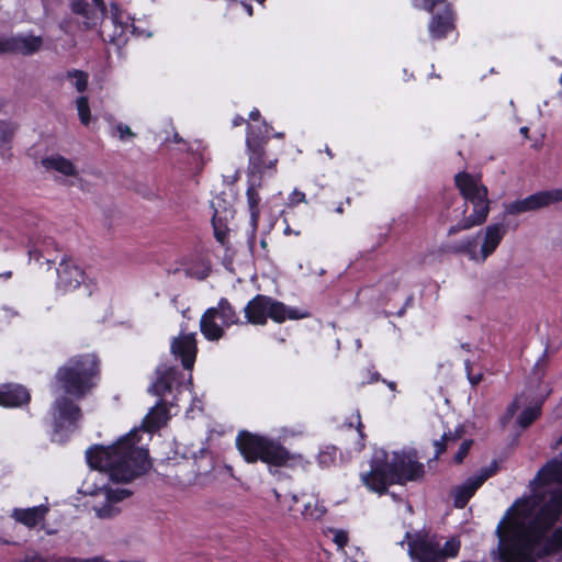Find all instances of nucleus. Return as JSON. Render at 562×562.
Wrapping results in <instances>:
<instances>
[{"label": "nucleus", "mask_w": 562, "mask_h": 562, "mask_svg": "<svg viewBox=\"0 0 562 562\" xmlns=\"http://www.w3.org/2000/svg\"><path fill=\"white\" fill-rule=\"evenodd\" d=\"M454 30V14L450 3L438 8L434 12L429 23V33L432 38L439 40L445 37L449 32Z\"/></svg>", "instance_id": "f8f14e48"}, {"label": "nucleus", "mask_w": 562, "mask_h": 562, "mask_svg": "<svg viewBox=\"0 0 562 562\" xmlns=\"http://www.w3.org/2000/svg\"><path fill=\"white\" fill-rule=\"evenodd\" d=\"M243 122H244V119H243L241 116H237V117H235V120H234V122H233V123H234V125H235V126H238V125H240Z\"/></svg>", "instance_id": "4d7b16f0"}, {"label": "nucleus", "mask_w": 562, "mask_h": 562, "mask_svg": "<svg viewBox=\"0 0 562 562\" xmlns=\"http://www.w3.org/2000/svg\"><path fill=\"white\" fill-rule=\"evenodd\" d=\"M289 512L293 514L294 517L297 515L303 516L306 519H319L326 513L325 507L315 505L314 508L311 507V503L303 504V508H294L290 506Z\"/></svg>", "instance_id": "cd10ccee"}, {"label": "nucleus", "mask_w": 562, "mask_h": 562, "mask_svg": "<svg viewBox=\"0 0 562 562\" xmlns=\"http://www.w3.org/2000/svg\"><path fill=\"white\" fill-rule=\"evenodd\" d=\"M171 352L181 359L184 369L191 370L196 357L194 334L181 335L175 338L171 342Z\"/></svg>", "instance_id": "ddd939ff"}, {"label": "nucleus", "mask_w": 562, "mask_h": 562, "mask_svg": "<svg viewBox=\"0 0 562 562\" xmlns=\"http://www.w3.org/2000/svg\"><path fill=\"white\" fill-rule=\"evenodd\" d=\"M49 508L46 505H40L31 508H15L11 517L18 522L23 524L29 528L35 527L38 522L45 519Z\"/></svg>", "instance_id": "6ab92c4d"}, {"label": "nucleus", "mask_w": 562, "mask_h": 562, "mask_svg": "<svg viewBox=\"0 0 562 562\" xmlns=\"http://www.w3.org/2000/svg\"><path fill=\"white\" fill-rule=\"evenodd\" d=\"M13 53L12 37H0V54Z\"/></svg>", "instance_id": "ea45409f"}, {"label": "nucleus", "mask_w": 562, "mask_h": 562, "mask_svg": "<svg viewBox=\"0 0 562 562\" xmlns=\"http://www.w3.org/2000/svg\"><path fill=\"white\" fill-rule=\"evenodd\" d=\"M13 41V53L22 54L25 56L32 55L38 52L43 45L41 36L34 35H18L12 36Z\"/></svg>", "instance_id": "5701e85b"}, {"label": "nucleus", "mask_w": 562, "mask_h": 562, "mask_svg": "<svg viewBox=\"0 0 562 562\" xmlns=\"http://www.w3.org/2000/svg\"><path fill=\"white\" fill-rule=\"evenodd\" d=\"M497 469H498L497 462L493 461L490 467L481 469L480 474L477 476H483L486 474V480H487L488 477H491L493 474L496 473Z\"/></svg>", "instance_id": "37998d69"}, {"label": "nucleus", "mask_w": 562, "mask_h": 562, "mask_svg": "<svg viewBox=\"0 0 562 562\" xmlns=\"http://www.w3.org/2000/svg\"><path fill=\"white\" fill-rule=\"evenodd\" d=\"M98 374V360L93 355L71 358L59 368L56 379L63 390L77 398L83 397L93 386L92 379Z\"/></svg>", "instance_id": "423d86ee"}, {"label": "nucleus", "mask_w": 562, "mask_h": 562, "mask_svg": "<svg viewBox=\"0 0 562 562\" xmlns=\"http://www.w3.org/2000/svg\"><path fill=\"white\" fill-rule=\"evenodd\" d=\"M268 140V135L258 136L252 131L248 133L246 138V146L248 150V175L255 176L259 175V180H261L262 175L266 169H272L276 167L278 159L268 160L266 157L265 145Z\"/></svg>", "instance_id": "6e6552de"}, {"label": "nucleus", "mask_w": 562, "mask_h": 562, "mask_svg": "<svg viewBox=\"0 0 562 562\" xmlns=\"http://www.w3.org/2000/svg\"><path fill=\"white\" fill-rule=\"evenodd\" d=\"M42 165L46 169H53L56 170L65 176H75L76 175V168L72 165V162L63 156H53L47 157L42 160Z\"/></svg>", "instance_id": "a878e982"}, {"label": "nucleus", "mask_w": 562, "mask_h": 562, "mask_svg": "<svg viewBox=\"0 0 562 562\" xmlns=\"http://www.w3.org/2000/svg\"><path fill=\"white\" fill-rule=\"evenodd\" d=\"M81 418L80 407L72 400L60 396L54 403V427L55 432L61 430H75Z\"/></svg>", "instance_id": "9d476101"}, {"label": "nucleus", "mask_w": 562, "mask_h": 562, "mask_svg": "<svg viewBox=\"0 0 562 562\" xmlns=\"http://www.w3.org/2000/svg\"><path fill=\"white\" fill-rule=\"evenodd\" d=\"M506 232V226L502 223L492 224L485 228L484 240L479 251L481 262H484L496 250Z\"/></svg>", "instance_id": "f3484780"}, {"label": "nucleus", "mask_w": 562, "mask_h": 562, "mask_svg": "<svg viewBox=\"0 0 562 562\" xmlns=\"http://www.w3.org/2000/svg\"><path fill=\"white\" fill-rule=\"evenodd\" d=\"M326 153H327L330 157L333 156V154H331V151H330V149H329V148H326Z\"/></svg>", "instance_id": "774afa93"}, {"label": "nucleus", "mask_w": 562, "mask_h": 562, "mask_svg": "<svg viewBox=\"0 0 562 562\" xmlns=\"http://www.w3.org/2000/svg\"><path fill=\"white\" fill-rule=\"evenodd\" d=\"M461 348L467 350V351H470V349H471L469 344H462Z\"/></svg>", "instance_id": "052dcab7"}, {"label": "nucleus", "mask_w": 562, "mask_h": 562, "mask_svg": "<svg viewBox=\"0 0 562 562\" xmlns=\"http://www.w3.org/2000/svg\"><path fill=\"white\" fill-rule=\"evenodd\" d=\"M70 8L74 13L80 14L87 20H92L94 18L95 11L90 8L86 0H71Z\"/></svg>", "instance_id": "c756f323"}, {"label": "nucleus", "mask_w": 562, "mask_h": 562, "mask_svg": "<svg viewBox=\"0 0 562 562\" xmlns=\"http://www.w3.org/2000/svg\"><path fill=\"white\" fill-rule=\"evenodd\" d=\"M13 133V126L9 122L0 120V148L11 142Z\"/></svg>", "instance_id": "f704fd0d"}, {"label": "nucleus", "mask_w": 562, "mask_h": 562, "mask_svg": "<svg viewBox=\"0 0 562 562\" xmlns=\"http://www.w3.org/2000/svg\"><path fill=\"white\" fill-rule=\"evenodd\" d=\"M454 182L461 195L473 204V213L448 229L452 236L461 231L470 229L485 223L490 213V200L487 188L481 183L480 177H474L465 171L454 176Z\"/></svg>", "instance_id": "20e7f679"}, {"label": "nucleus", "mask_w": 562, "mask_h": 562, "mask_svg": "<svg viewBox=\"0 0 562 562\" xmlns=\"http://www.w3.org/2000/svg\"><path fill=\"white\" fill-rule=\"evenodd\" d=\"M116 131L119 133V137L121 140H126L127 138H132L135 136L131 128L123 123L116 125Z\"/></svg>", "instance_id": "58836bf2"}, {"label": "nucleus", "mask_w": 562, "mask_h": 562, "mask_svg": "<svg viewBox=\"0 0 562 562\" xmlns=\"http://www.w3.org/2000/svg\"><path fill=\"white\" fill-rule=\"evenodd\" d=\"M260 244H261V246H262L263 248H265V247H267V243H266V240H261V243H260Z\"/></svg>", "instance_id": "338daca9"}, {"label": "nucleus", "mask_w": 562, "mask_h": 562, "mask_svg": "<svg viewBox=\"0 0 562 562\" xmlns=\"http://www.w3.org/2000/svg\"><path fill=\"white\" fill-rule=\"evenodd\" d=\"M76 105H77V110H78V115H79L80 122L83 125H88L89 122H90V108H89L88 98L87 97H79L76 100Z\"/></svg>", "instance_id": "2f4dec72"}, {"label": "nucleus", "mask_w": 562, "mask_h": 562, "mask_svg": "<svg viewBox=\"0 0 562 562\" xmlns=\"http://www.w3.org/2000/svg\"><path fill=\"white\" fill-rule=\"evenodd\" d=\"M236 446L244 459L250 463L260 460L274 467H285L295 458L279 442L246 430L238 434Z\"/></svg>", "instance_id": "39448f33"}, {"label": "nucleus", "mask_w": 562, "mask_h": 562, "mask_svg": "<svg viewBox=\"0 0 562 562\" xmlns=\"http://www.w3.org/2000/svg\"><path fill=\"white\" fill-rule=\"evenodd\" d=\"M112 19L114 23L119 22V9L116 4H112Z\"/></svg>", "instance_id": "864d4df0"}, {"label": "nucleus", "mask_w": 562, "mask_h": 562, "mask_svg": "<svg viewBox=\"0 0 562 562\" xmlns=\"http://www.w3.org/2000/svg\"><path fill=\"white\" fill-rule=\"evenodd\" d=\"M25 562H48V561L40 555H34V557H27L25 559Z\"/></svg>", "instance_id": "603ef678"}, {"label": "nucleus", "mask_w": 562, "mask_h": 562, "mask_svg": "<svg viewBox=\"0 0 562 562\" xmlns=\"http://www.w3.org/2000/svg\"><path fill=\"white\" fill-rule=\"evenodd\" d=\"M472 442H473L472 440H465L460 445V447L454 456V461L457 463H461L464 460V458L467 457V454L470 450Z\"/></svg>", "instance_id": "e433bc0d"}, {"label": "nucleus", "mask_w": 562, "mask_h": 562, "mask_svg": "<svg viewBox=\"0 0 562 562\" xmlns=\"http://www.w3.org/2000/svg\"><path fill=\"white\" fill-rule=\"evenodd\" d=\"M547 192H548L550 204H553V203L562 201V188L561 189L549 190Z\"/></svg>", "instance_id": "c03bdc74"}, {"label": "nucleus", "mask_w": 562, "mask_h": 562, "mask_svg": "<svg viewBox=\"0 0 562 562\" xmlns=\"http://www.w3.org/2000/svg\"><path fill=\"white\" fill-rule=\"evenodd\" d=\"M486 481V474L483 476H472L468 479L463 484L459 485L454 490V506L457 508H463L468 504L469 499L474 495L476 490Z\"/></svg>", "instance_id": "aec40b11"}, {"label": "nucleus", "mask_w": 562, "mask_h": 562, "mask_svg": "<svg viewBox=\"0 0 562 562\" xmlns=\"http://www.w3.org/2000/svg\"><path fill=\"white\" fill-rule=\"evenodd\" d=\"M220 317L223 326L237 324L239 318L232 304L221 299L216 307L207 308L201 317L200 329L207 340H218L224 336V329L215 323Z\"/></svg>", "instance_id": "0eeeda50"}, {"label": "nucleus", "mask_w": 562, "mask_h": 562, "mask_svg": "<svg viewBox=\"0 0 562 562\" xmlns=\"http://www.w3.org/2000/svg\"><path fill=\"white\" fill-rule=\"evenodd\" d=\"M334 541L335 543L339 547V548H344V546L347 543L348 541V536L346 532L344 531H336L335 533V537H334Z\"/></svg>", "instance_id": "a18cd8bd"}, {"label": "nucleus", "mask_w": 562, "mask_h": 562, "mask_svg": "<svg viewBox=\"0 0 562 562\" xmlns=\"http://www.w3.org/2000/svg\"><path fill=\"white\" fill-rule=\"evenodd\" d=\"M247 11H248L249 14H251L252 13V8L250 5H247Z\"/></svg>", "instance_id": "69168bd1"}, {"label": "nucleus", "mask_w": 562, "mask_h": 562, "mask_svg": "<svg viewBox=\"0 0 562 562\" xmlns=\"http://www.w3.org/2000/svg\"><path fill=\"white\" fill-rule=\"evenodd\" d=\"M448 441H443L442 438L440 440L435 441L436 447V457L440 456L446 451Z\"/></svg>", "instance_id": "de8ad7c7"}, {"label": "nucleus", "mask_w": 562, "mask_h": 562, "mask_svg": "<svg viewBox=\"0 0 562 562\" xmlns=\"http://www.w3.org/2000/svg\"><path fill=\"white\" fill-rule=\"evenodd\" d=\"M269 297L257 295L245 307L247 321L252 324L262 325L268 317Z\"/></svg>", "instance_id": "412c9836"}, {"label": "nucleus", "mask_w": 562, "mask_h": 562, "mask_svg": "<svg viewBox=\"0 0 562 562\" xmlns=\"http://www.w3.org/2000/svg\"><path fill=\"white\" fill-rule=\"evenodd\" d=\"M103 494L105 503L102 506H94L93 510L95 515L101 519L112 518L119 514L120 509L115 506L116 503L130 497L133 494L132 490L128 488H111L100 487L91 494Z\"/></svg>", "instance_id": "9b49d317"}, {"label": "nucleus", "mask_w": 562, "mask_h": 562, "mask_svg": "<svg viewBox=\"0 0 562 562\" xmlns=\"http://www.w3.org/2000/svg\"><path fill=\"white\" fill-rule=\"evenodd\" d=\"M268 316L277 322H283L285 318L297 319L302 317L295 311H288L284 304L269 299Z\"/></svg>", "instance_id": "bb28decb"}, {"label": "nucleus", "mask_w": 562, "mask_h": 562, "mask_svg": "<svg viewBox=\"0 0 562 562\" xmlns=\"http://www.w3.org/2000/svg\"><path fill=\"white\" fill-rule=\"evenodd\" d=\"M67 78L68 79H71V78H75V87L77 89L78 92H83L87 90V87H88V74L82 71V70H78V69H74V70H69L67 72Z\"/></svg>", "instance_id": "7c9ffc66"}, {"label": "nucleus", "mask_w": 562, "mask_h": 562, "mask_svg": "<svg viewBox=\"0 0 562 562\" xmlns=\"http://www.w3.org/2000/svg\"><path fill=\"white\" fill-rule=\"evenodd\" d=\"M212 224L216 240L224 245L227 236L226 224L223 222L221 217H217L216 213L213 216Z\"/></svg>", "instance_id": "473e14b6"}, {"label": "nucleus", "mask_w": 562, "mask_h": 562, "mask_svg": "<svg viewBox=\"0 0 562 562\" xmlns=\"http://www.w3.org/2000/svg\"><path fill=\"white\" fill-rule=\"evenodd\" d=\"M405 539L408 540V553L417 562H442L440 554V543L434 536L417 533L412 537L406 532Z\"/></svg>", "instance_id": "1a4fd4ad"}, {"label": "nucleus", "mask_w": 562, "mask_h": 562, "mask_svg": "<svg viewBox=\"0 0 562 562\" xmlns=\"http://www.w3.org/2000/svg\"><path fill=\"white\" fill-rule=\"evenodd\" d=\"M387 386H389L391 390H393V391L396 389V384H395V382H389V383H387Z\"/></svg>", "instance_id": "bf43d9fd"}, {"label": "nucleus", "mask_w": 562, "mask_h": 562, "mask_svg": "<svg viewBox=\"0 0 562 562\" xmlns=\"http://www.w3.org/2000/svg\"><path fill=\"white\" fill-rule=\"evenodd\" d=\"M277 497H278L280 503L290 501L291 503L289 504V506H293L294 508H303V506H299L297 505L299 504V497L295 494L285 495V496H283V499H281V496L279 494H277ZM290 507H288V509Z\"/></svg>", "instance_id": "a19ab883"}, {"label": "nucleus", "mask_w": 562, "mask_h": 562, "mask_svg": "<svg viewBox=\"0 0 562 562\" xmlns=\"http://www.w3.org/2000/svg\"><path fill=\"white\" fill-rule=\"evenodd\" d=\"M497 469H498L497 462L493 461L490 467L481 469L480 474L477 476H483L486 474V480H487L488 477H491L493 474L496 473Z\"/></svg>", "instance_id": "79ce46f5"}, {"label": "nucleus", "mask_w": 562, "mask_h": 562, "mask_svg": "<svg viewBox=\"0 0 562 562\" xmlns=\"http://www.w3.org/2000/svg\"><path fill=\"white\" fill-rule=\"evenodd\" d=\"M249 117L254 121H257L260 117V113L258 110H254L250 112Z\"/></svg>", "instance_id": "6e6d98bb"}, {"label": "nucleus", "mask_w": 562, "mask_h": 562, "mask_svg": "<svg viewBox=\"0 0 562 562\" xmlns=\"http://www.w3.org/2000/svg\"><path fill=\"white\" fill-rule=\"evenodd\" d=\"M157 379L149 386L148 391L157 396H164L167 392H171L175 382L182 374L175 367L159 366L156 369Z\"/></svg>", "instance_id": "dca6fc26"}, {"label": "nucleus", "mask_w": 562, "mask_h": 562, "mask_svg": "<svg viewBox=\"0 0 562 562\" xmlns=\"http://www.w3.org/2000/svg\"><path fill=\"white\" fill-rule=\"evenodd\" d=\"M325 457H326L325 454H319V461H321L322 463H324V458H325Z\"/></svg>", "instance_id": "0e129e2a"}, {"label": "nucleus", "mask_w": 562, "mask_h": 562, "mask_svg": "<svg viewBox=\"0 0 562 562\" xmlns=\"http://www.w3.org/2000/svg\"><path fill=\"white\" fill-rule=\"evenodd\" d=\"M519 408V398H515L513 403L507 407V414L513 416L515 412Z\"/></svg>", "instance_id": "09e8293b"}, {"label": "nucleus", "mask_w": 562, "mask_h": 562, "mask_svg": "<svg viewBox=\"0 0 562 562\" xmlns=\"http://www.w3.org/2000/svg\"><path fill=\"white\" fill-rule=\"evenodd\" d=\"M137 429L120 438L109 447L97 446L86 452L92 469L108 472L112 481L128 483L144 475L151 468L148 451L136 447Z\"/></svg>", "instance_id": "f03ea898"}, {"label": "nucleus", "mask_w": 562, "mask_h": 562, "mask_svg": "<svg viewBox=\"0 0 562 562\" xmlns=\"http://www.w3.org/2000/svg\"><path fill=\"white\" fill-rule=\"evenodd\" d=\"M460 549V541L451 538L446 541L443 548H440V554H442V562L446 561L447 558H453L458 554Z\"/></svg>", "instance_id": "72a5a7b5"}, {"label": "nucleus", "mask_w": 562, "mask_h": 562, "mask_svg": "<svg viewBox=\"0 0 562 562\" xmlns=\"http://www.w3.org/2000/svg\"><path fill=\"white\" fill-rule=\"evenodd\" d=\"M416 7L434 12L435 8H440L448 3L447 0H414Z\"/></svg>", "instance_id": "c9c22d12"}, {"label": "nucleus", "mask_w": 562, "mask_h": 562, "mask_svg": "<svg viewBox=\"0 0 562 562\" xmlns=\"http://www.w3.org/2000/svg\"><path fill=\"white\" fill-rule=\"evenodd\" d=\"M342 211H344V210H342V206H341V205H339V206L336 209V212H337V213H342Z\"/></svg>", "instance_id": "e2e57ef3"}, {"label": "nucleus", "mask_w": 562, "mask_h": 562, "mask_svg": "<svg viewBox=\"0 0 562 562\" xmlns=\"http://www.w3.org/2000/svg\"><path fill=\"white\" fill-rule=\"evenodd\" d=\"M482 373H479L476 375L472 374L468 379L472 385H477L482 380Z\"/></svg>", "instance_id": "8fccbe9b"}, {"label": "nucleus", "mask_w": 562, "mask_h": 562, "mask_svg": "<svg viewBox=\"0 0 562 562\" xmlns=\"http://www.w3.org/2000/svg\"><path fill=\"white\" fill-rule=\"evenodd\" d=\"M529 128L527 126H524L520 128V134H522L525 137H528Z\"/></svg>", "instance_id": "13d9d810"}, {"label": "nucleus", "mask_w": 562, "mask_h": 562, "mask_svg": "<svg viewBox=\"0 0 562 562\" xmlns=\"http://www.w3.org/2000/svg\"><path fill=\"white\" fill-rule=\"evenodd\" d=\"M247 201H248L250 215H251V223H252V231H251V236L249 239L250 248H252L254 243H255V237H256L255 232L257 229V223H258V218H259V207L258 206H259V202H260V196L256 190L255 183H250L247 189Z\"/></svg>", "instance_id": "393cba45"}, {"label": "nucleus", "mask_w": 562, "mask_h": 562, "mask_svg": "<svg viewBox=\"0 0 562 562\" xmlns=\"http://www.w3.org/2000/svg\"><path fill=\"white\" fill-rule=\"evenodd\" d=\"M300 202H305V194L301 191L294 190V192L290 196V204L296 205Z\"/></svg>", "instance_id": "49530a36"}, {"label": "nucleus", "mask_w": 562, "mask_h": 562, "mask_svg": "<svg viewBox=\"0 0 562 562\" xmlns=\"http://www.w3.org/2000/svg\"><path fill=\"white\" fill-rule=\"evenodd\" d=\"M30 393L22 385L8 384L0 389V405L21 406L29 403Z\"/></svg>", "instance_id": "a211bd4d"}, {"label": "nucleus", "mask_w": 562, "mask_h": 562, "mask_svg": "<svg viewBox=\"0 0 562 562\" xmlns=\"http://www.w3.org/2000/svg\"><path fill=\"white\" fill-rule=\"evenodd\" d=\"M540 406L541 404L525 408L518 417L519 426L522 428L530 426L540 415Z\"/></svg>", "instance_id": "c85d7f7f"}, {"label": "nucleus", "mask_w": 562, "mask_h": 562, "mask_svg": "<svg viewBox=\"0 0 562 562\" xmlns=\"http://www.w3.org/2000/svg\"><path fill=\"white\" fill-rule=\"evenodd\" d=\"M464 364H465L467 375L469 378L470 375H472V362L470 360H465Z\"/></svg>", "instance_id": "5fc2aeb1"}, {"label": "nucleus", "mask_w": 562, "mask_h": 562, "mask_svg": "<svg viewBox=\"0 0 562 562\" xmlns=\"http://www.w3.org/2000/svg\"><path fill=\"white\" fill-rule=\"evenodd\" d=\"M550 205L549 196L547 191H540L531 194L522 200L505 205V213L508 215H518L525 212L537 211L539 209Z\"/></svg>", "instance_id": "4468645a"}, {"label": "nucleus", "mask_w": 562, "mask_h": 562, "mask_svg": "<svg viewBox=\"0 0 562 562\" xmlns=\"http://www.w3.org/2000/svg\"><path fill=\"white\" fill-rule=\"evenodd\" d=\"M83 271L69 260H61L57 268L58 282L57 285L64 291L78 288L83 280Z\"/></svg>", "instance_id": "2eb2a0df"}, {"label": "nucleus", "mask_w": 562, "mask_h": 562, "mask_svg": "<svg viewBox=\"0 0 562 562\" xmlns=\"http://www.w3.org/2000/svg\"><path fill=\"white\" fill-rule=\"evenodd\" d=\"M424 474V465L417 462L416 453L394 452L387 461L384 451L376 452L371 460V470L362 475V482L371 491L380 494L386 492L390 484H403Z\"/></svg>", "instance_id": "7ed1b4c3"}, {"label": "nucleus", "mask_w": 562, "mask_h": 562, "mask_svg": "<svg viewBox=\"0 0 562 562\" xmlns=\"http://www.w3.org/2000/svg\"><path fill=\"white\" fill-rule=\"evenodd\" d=\"M481 232L471 238L453 243L447 246V250L456 255H467L471 260L481 262L480 252L477 251V238Z\"/></svg>", "instance_id": "b1692460"}, {"label": "nucleus", "mask_w": 562, "mask_h": 562, "mask_svg": "<svg viewBox=\"0 0 562 562\" xmlns=\"http://www.w3.org/2000/svg\"><path fill=\"white\" fill-rule=\"evenodd\" d=\"M463 434H464L463 426H459L454 431L445 432L442 435V440L448 441V442L449 441L456 442L462 438Z\"/></svg>", "instance_id": "4c0bfd02"}, {"label": "nucleus", "mask_w": 562, "mask_h": 562, "mask_svg": "<svg viewBox=\"0 0 562 562\" xmlns=\"http://www.w3.org/2000/svg\"><path fill=\"white\" fill-rule=\"evenodd\" d=\"M169 419V413L165 401L160 400L146 415L143 420V428L147 431H154L166 425Z\"/></svg>", "instance_id": "4be33fe9"}, {"label": "nucleus", "mask_w": 562, "mask_h": 562, "mask_svg": "<svg viewBox=\"0 0 562 562\" xmlns=\"http://www.w3.org/2000/svg\"><path fill=\"white\" fill-rule=\"evenodd\" d=\"M562 515V488L543 484L533 495L516 501L499 520L492 557L499 562H536L562 551V527L547 532Z\"/></svg>", "instance_id": "f257e3e1"}, {"label": "nucleus", "mask_w": 562, "mask_h": 562, "mask_svg": "<svg viewBox=\"0 0 562 562\" xmlns=\"http://www.w3.org/2000/svg\"><path fill=\"white\" fill-rule=\"evenodd\" d=\"M95 8H98L103 14L106 12V7L103 0H92Z\"/></svg>", "instance_id": "3c124183"}, {"label": "nucleus", "mask_w": 562, "mask_h": 562, "mask_svg": "<svg viewBox=\"0 0 562 562\" xmlns=\"http://www.w3.org/2000/svg\"><path fill=\"white\" fill-rule=\"evenodd\" d=\"M361 427H362V423L359 422V424H358V431H359L360 436L363 437V434L360 430Z\"/></svg>", "instance_id": "680f3d73"}]
</instances>
